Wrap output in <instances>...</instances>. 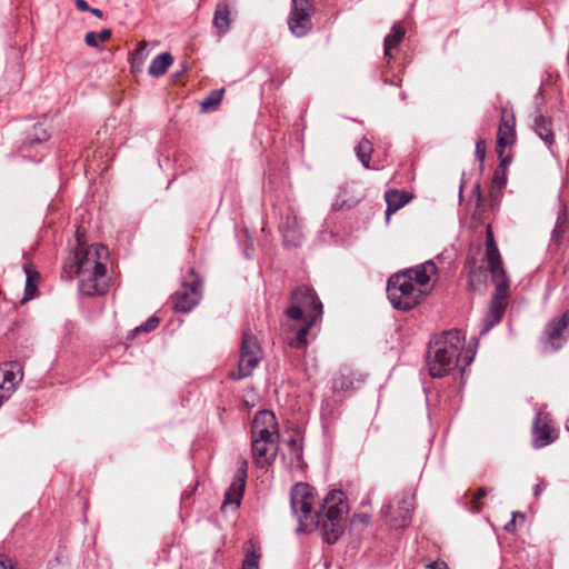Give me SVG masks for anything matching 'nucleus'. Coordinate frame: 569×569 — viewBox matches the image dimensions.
Returning <instances> with one entry per match:
<instances>
[{"label": "nucleus", "instance_id": "nucleus-1", "mask_svg": "<svg viewBox=\"0 0 569 569\" xmlns=\"http://www.w3.org/2000/svg\"><path fill=\"white\" fill-rule=\"evenodd\" d=\"M465 335L457 329L443 331L436 336L429 343L427 365L429 373L433 378H442L455 369L461 360L465 366H469L475 351L463 349Z\"/></svg>", "mask_w": 569, "mask_h": 569}, {"label": "nucleus", "instance_id": "nucleus-2", "mask_svg": "<svg viewBox=\"0 0 569 569\" xmlns=\"http://www.w3.org/2000/svg\"><path fill=\"white\" fill-rule=\"evenodd\" d=\"M286 315L289 320L299 322V326H289L288 343L297 349L306 348L307 336L322 315V303L316 291L309 287L295 289Z\"/></svg>", "mask_w": 569, "mask_h": 569}, {"label": "nucleus", "instance_id": "nucleus-3", "mask_svg": "<svg viewBox=\"0 0 569 569\" xmlns=\"http://www.w3.org/2000/svg\"><path fill=\"white\" fill-rule=\"evenodd\" d=\"M486 260L488 262L492 280L496 283V292L490 302L488 313L483 319L482 328L480 329L481 336L487 335L502 320L507 307L509 290V282L502 268L501 257L495 242L490 226L487 227Z\"/></svg>", "mask_w": 569, "mask_h": 569}, {"label": "nucleus", "instance_id": "nucleus-4", "mask_svg": "<svg viewBox=\"0 0 569 569\" xmlns=\"http://www.w3.org/2000/svg\"><path fill=\"white\" fill-rule=\"evenodd\" d=\"M345 495L341 490H331L323 499L319 511V525L325 529L328 543H335L343 531L342 520L348 511V506L343 501Z\"/></svg>", "mask_w": 569, "mask_h": 569}, {"label": "nucleus", "instance_id": "nucleus-5", "mask_svg": "<svg viewBox=\"0 0 569 569\" xmlns=\"http://www.w3.org/2000/svg\"><path fill=\"white\" fill-rule=\"evenodd\" d=\"M387 293L390 303L398 310H410L419 305L427 295L417 287L412 278L405 272L396 273L388 280Z\"/></svg>", "mask_w": 569, "mask_h": 569}, {"label": "nucleus", "instance_id": "nucleus-6", "mask_svg": "<svg viewBox=\"0 0 569 569\" xmlns=\"http://www.w3.org/2000/svg\"><path fill=\"white\" fill-rule=\"evenodd\" d=\"M291 509L299 521V532H310L319 526L320 515L313 510L312 488L305 482L291 490Z\"/></svg>", "mask_w": 569, "mask_h": 569}, {"label": "nucleus", "instance_id": "nucleus-7", "mask_svg": "<svg viewBox=\"0 0 569 569\" xmlns=\"http://www.w3.org/2000/svg\"><path fill=\"white\" fill-rule=\"evenodd\" d=\"M261 360L262 350L257 338L249 330L243 331L238 367L236 371L230 373V378L241 380L250 377Z\"/></svg>", "mask_w": 569, "mask_h": 569}, {"label": "nucleus", "instance_id": "nucleus-8", "mask_svg": "<svg viewBox=\"0 0 569 569\" xmlns=\"http://www.w3.org/2000/svg\"><path fill=\"white\" fill-rule=\"evenodd\" d=\"M109 251L102 244H91L90 247H80L73 256L70 270L74 274L86 273L94 270L107 269L106 260Z\"/></svg>", "mask_w": 569, "mask_h": 569}, {"label": "nucleus", "instance_id": "nucleus-9", "mask_svg": "<svg viewBox=\"0 0 569 569\" xmlns=\"http://www.w3.org/2000/svg\"><path fill=\"white\" fill-rule=\"evenodd\" d=\"M291 11L288 19L289 30L296 37H305L312 29L313 3L311 0H291Z\"/></svg>", "mask_w": 569, "mask_h": 569}, {"label": "nucleus", "instance_id": "nucleus-10", "mask_svg": "<svg viewBox=\"0 0 569 569\" xmlns=\"http://www.w3.org/2000/svg\"><path fill=\"white\" fill-rule=\"evenodd\" d=\"M569 337V310L560 317L552 319L545 329L543 349L546 352H556L565 345Z\"/></svg>", "mask_w": 569, "mask_h": 569}, {"label": "nucleus", "instance_id": "nucleus-11", "mask_svg": "<svg viewBox=\"0 0 569 569\" xmlns=\"http://www.w3.org/2000/svg\"><path fill=\"white\" fill-rule=\"evenodd\" d=\"M192 279L189 283H183L181 290L177 291L173 297V306L177 311H190L202 297V282L194 270L191 269Z\"/></svg>", "mask_w": 569, "mask_h": 569}, {"label": "nucleus", "instance_id": "nucleus-12", "mask_svg": "<svg viewBox=\"0 0 569 569\" xmlns=\"http://www.w3.org/2000/svg\"><path fill=\"white\" fill-rule=\"evenodd\" d=\"M251 451L257 467H269L274 462L277 457L278 438L251 437Z\"/></svg>", "mask_w": 569, "mask_h": 569}, {"label": "nucleus", "instance_id": "nucleus-13", "mask_svg": "<svg viewBox=\"0 0 569 569\" xmlns=\"http://www.w3.org/2000/svg\"><path fill=\"white\" fill-rule=\"evenodd\" d=\"M23 379L20 363L10 362L0 368V407L8 400Z\"/></svg>", "mask_w": 569, "mask_h": 569}, {"label": "nucleus", "instance_id": "nucleus-14", "mask_svg": "<svg viewBox=\"0 0 569 569\" xmlns=\"http://www.w3.org/2000/svg\"><path fill=\"white\" fill-rule=\"evenodd\" d=\"M79 291L86 296L103 295L108 289L107 269L77 274Z\"/></svg>", "mask_w": 569, "mask_h": 569}, {"label": "nucleus", "instance_id": "nucleus-15", "mask_svg": "<svg viewBox=\"0 0 569 569\" xmlns=\"http://www.w3.org/2000/svg\"><path fill=\"white\" fill-rule=\"evenodd\" d=\"M515 122V116L512 112L507 108L502 109L496 147V151L499 157H502L506 148L512 146L516 141Z\"/></svg>", "mask_w": 569, "mask_h": 569}, {"label": "nucleus", "instance_id": "nucleus-16", "mask_svg": "<svg viewBox=\"0 0 569 569\" xmlns=\"http://www.w3.org/2000/svg\"><path fill=\"white\" fill-rule=\"evenodd\" d=\"M251 437L279 438L278 422L272 411L261 410L256 413L251 425Z\"/></svg>", "mask_w": 569, "mask_h": 569}, {"label": "nucleus", "instance_id": "nucleus-17", "mask_svg": "<svg viewBox=\"0 0 569 569\" xmlns=\"http://www.w3.org/2000/svg\"><path fill=\"white\" fill-rule=\"evenodd\" d=\"M390 506L382 509L386 517H389V525L396 529H402L409 526L411 521V512L413 509L412 498L403 497L396 510H391Z\"/></svg>", "mask_w": 569, "mask_h": 569}, {"label": "nucleus", "instance_id": "nucleus-18", "mask_svg": "<svg viewBox=\"0 0 569 569\" xmlns=\"http://www.w3.org/2000/svg\"><path fill=\"white\" fill-rule=\"evenodd\" d=\"M557 438V431L547 415L537 413L533 425V446L543 448Z\"/></svg>", "mask_w": 569, "mask_h": 569}, {"label": "nucleus", "instance_id": "nucleus-19", "mask_svg": "<svg viewBox=\"0 0 569 569\" xmlns=\"http://www.w3.org/2000/svg\"><path fill=\"white\" fill-rule=\"evenodd\" d=\"M286 246L298 247L303 240L302 226L298 216L290 211L287 213L284 221L280 224Z\"/></svg>", "mask_w": 569, "mask_h": 569}, {"label": "nucleus", "instance_id": "nucleus-20", "mask_svg": "<svg viewBox=\"0 0 569 569\" xmlns=\"http://www.w3.org/2000/svg\"><path fill=\"white\" fill-rule=\"evenodd\" d=\"M366 377L360 372H355L350 369L340 370L332 381V390L335 392H351L360 388L365 382Z\"/></svg>", "mask_w": 569, "mask_h": 569}, {"label": "nucleus", "instance_id": "nucleus-21", "mask_svg": "<svg viewBox=\"0 0 569 569\" xmlns=\"http://www.w3.org/2000/svg\"><path fill=\"white\" fill-rule=\"evenodd\" d=\"M246 466L247 462L244 461L243 467L239 468L234 481L230 485L224 495L223 506L234 505L236 507H239L246 487Z\"/></svg>", "mask_w": 569, "mask_h": 569}, {"label": "nucleus", "instance_id": "nucleus-22", "mask_svg": "<svg viewBox=\"0 0 569 569\" xmlns=\"http://www.w3.org/2000/svg\"><path fill=\"white\" fill-rule=\"evenodd\" d=\"M437 266L432 260H428L415 268L407 269L405 274L412 278L413 283L417 287H422L429 283L431 278L437 274Z\"/></svg>", "mask_w": 569, "mask_h": 569}, {"label": "nucleus", "instance_id": "nucleus-23", "mask_svg": "<svg viewBox=\"0 0 569 569\" xmlns=\"http://www.w3.org/2000/svg\"><path fill=\"white\" fill-rule=\"evenodd\" d=\"M385 199L387 202L386 216L387 219H389L391 214L397 212L411 200V196L403 191L389 190L385 193Z\"/></svg>", "mask_w": 569, "mask_h": 569}, {"label": "nucleus", "instance_id": "nucleus-24", "mask_svg": "<svg viewBox=\"0 0 569 569\" xmlns=\"http://www.w3.org/2000/svg\"><path fill=\"white\" fill-rule=\"evenodd\" d=\"M213 26L219 34H224L230 27V3L228 0L220 1L214 11Z\"/></svg>", "mask_w": 569, "mask_h": 569}, {"label": "nucleus", "instance_id": "nucleus-25", "mask_svg": "<svg viewBox=\"0 0 569 569\" xmlns=\"http://www.w3.org/2000/svg\"><path fill=\"white\" fill-rule=\"evenodd\" d=\"M533 129L540 139L543 140L547 144H551L553 142L551 121L545 118L542 114H535Z\"/></svg>", "mask_w": 569, "mask_h": 569}, {"label": "nucleus", "instance_id": "nucleus-26", "mask_svg": "<svg viewBox=\"0 0 569 569\" xmlns=\"http://www.w3.org/2000/svg\"><path fill=\"white\" fill-rule=\"evenodd\" d=\"M172 57L168 52H163L154 57L149 66L148 72L152 77H160L164 74L168 68L172 64Z\"/></svg>", "mask_w": 569, "mask_h": 569}, {"label": "nucleus", "instance_id": "nucleus-27", "mask_svg": "<svg viewBox=\"0 0 569 569\" xmlns=\"http://www.w3.org/2000/svg\"><path fill=\"white\" fill-rule=\"evenodd\" d=\"M405 37V29L400 24H395L391 32L385 38V57L392 59L391 50L396 48Z\"/></svg>", "mask_w": 569, "mask_h": 569}, {"label": "nucleus", "instance_id": "nucleus-28", "mask_svg": "<svg viewBox=\"0 0 569 569\" xmlns=\"http://www.w3.org/2000/svg\"><path fill=\"white\" fill-rule=\"evenodd\" d=\"M566 227H567V208L565 204H561L558 216H557L556 226L551 233L552 240L555 242H558L561 239L562 234L566 231Z\"/></svg>", "mask_w": 569, "mask_h": 569}, {"label": "nucleus", "instance_id": "nucleus-29", "mask_svg": "<svg viewBox=\"0 0 569 569\" xmlns=\"http://www.w3.org/2000/svg\"><path fill=\"white\" fill-rule=\"evenodd\" d=\"M372 151V143L366 138L361 139V141L356 147L357 157L366 168H369Z\"/></svg>", "mask_w": 569, "mask_h": 569}, {"label": "nucleus", "instance_id": "nucleus-30", "mask_svg": "<svg viewBox=\"0 0 569 569\" xmlns=\"http://www.w3.org/2000/svg\"><path fill=\"white\" fill-rule=\"evenodd\" d=\"M26 272V290H24V299H32L37 293V278L38 272L32 270L31 267L24 266Z\"/></svg>", "mask_w": 569, "mask_h": 569}, {"label": "nucleus", "instance_id": "nucleus-31", "mask_svg": "<svg viewBox=\"0 0 569 569\" xmlns=\"http://www.w3.org/2000/svg\"><path fill=\"white\" fill-rule=\"evenodd\" d=\"M223 90H213L210 94L200 102L202 111L214 110L221 102Z\"/></svg>", "mask_w": 569, "mask_h": 569}, {"label": "nucleus", "instance_id": "nucleus-32", "mask_svg": "<svg viewBox=\"0 0 569 569\" xmlns=\"http://www.w3.org/2000/svg\"><path fill=\"white\" fill-rule=\"evenodd\" d=\"M160 322V319L156 316H152L150 317L144 323L136 327L131 332L130 335L128 336V338H133L136 335L140 333V332H149V331H152L154 330L158 325Z\"/></svg>", "mask_w": 569, "mask_h": 569}, {"label": "nucleus", "instance_id": "nucleus-33", "mask_svg": "<svg viewBox=\"0 0 569 569\" xmlns=\"http://www.w3.org/2000/svg\"><path fill=\"white\" fill-rule=\"evenodd\" d=\"M260 556L254 550L248 551L243 560L242 569H259Z\"/></svg>", "mask_w": 569, "mask_h": 569}, {"label": "nucleus", "instance_id": "nucleus-34", "mask_svg": "<svg viewBox=\"0 0 569 569\" xmlns=\"http://www.w3.org/2000/svg\"><path fill=\"white\" fill-rule=\"evenodd\" d=\"M147 57V42L142 41L138 44V48L134 51L133 60H138L139 63H143L144 59Z\"/></svg>", "mask_w": 569, "mask_h": 569}, {"label": "nucleus", "instance_id": "nucleus-35", "mask_svg": "<svg viewBox=\"0 0 569 569\" xmlns=\"http://www.w3.org/2000/svg\"><path fill=\"white\" fill-rule=\"evenodd\" d=\"M84 41H86V43L89 47L97 48L99 50L102 49V47L99 46V43H98V36H97V33L93 32V31H90V32L86 33Z\"/></svg>", "mask_w": 569, "mask_h": 569}, {"label": "nucleus", "instance_id": "nucleus-36", "mask_svg": "<svg viewBox=\"0 0 569 569\" xmlns=\"http://www.w3.org/2000/svg\"><path fill=\"white\" fill-rule=\"evenodd\" d=\"M476 157L479 161H483L486 157V143L485 140L479 139L476 143Z\"/></svg>", "mask_w": 569, "mask_h": 569}, {"label": "nucleus", "instance_id": "nucleus-37", "mask_svg": "<svg viewBox=\"0 0 569 569\" xmlns=\"http://www.w3.org/2000/svg\"><path fill=\"white\" fill-rule=\"evenodd\" d=\"M33 130H34V134H33L32 140L40 142V141H44L49 138L48 132L46 130H43L41 128V126H34Z\"/></svg>", "mask_w": 569, "mask_h": 569}, {"label": "nucleus", "instance_id": "nucleus-38", "mask_svg": "<svg viewBox=\"0 0 569 569\" xmlns=\"http://www.w3.org/2000/svg\"><path fill=\"white\" fill-rule=\"evenodd\" d=\"M0 569H16L13 560L7 555L0 553Z\"/></svg>", "mask_w": 569, "mask_h": 569}, {"label": "nucleus", "instance_id": "nucleus-39", "mask_svg": "<svg viewBox=\"0 0 569 569\" xmlns=\"http://www.w3.org/2000/svg\"><path fill=\"white\" fill-rule=\"evenodd\" d=\"M471 510L472 512H478L481 510L482 508V502H481V499H477V496L473 495L472 499H471Z\"/></svg>", "mask_w": 569, "mask_h": 569}, {"label": "nucleus", "instance_id": "nucleus-40", "mask_svg": "<svg viewBox=\"0 0 569 569\" xmlns=\"http://www.w3.org/2000/svg\"><path fill=\"white\" fill-rule=\"evenodd\" d=\"M74 2H76L77 9L80 11L86 12V11L91 10V7H89V4L86 0H74Z\"/></svg>", "mask_w": 569, "mask_h": 569}, {"label": "nucleus", "instance_id": "nucleus-41", "mask_svg": "<svg viewBox=\"0 0 569 569\" xmlns=\"http://www.w3.org/2000/svg\"><path fill=\"white\" fill-rule=\"evenodd\" d=\"M98 40L106 41L111 37V30L103 29L99 33H97Z\"/></svg>", "mask_w": 569, "mask_h": 569}, {"label": "nucleus", "instance_id": "nucleus-42", "mask_svg": "<svg viewBox=\"0 0 569 569\" xmlns=\"http://www.w3.org/2000/svg\"><path fill=\"white\" fill-rule=\"evenodd\" d=\"M545 489V483L541 482V483H537L533 488V493L536 497H539L540 493L542 492V490Z\"/></svg>", "mask_w": 569, "mask_h": 569}, {"label": "nucleus", "instance_id": "nucleus-43", "mask_svg": "<svg viewBox=\"0 0 569 569\" xmlns=\"http://www.w3.org/2000/svg\"><path fill=\"white\" fill-rule=\"evenodd\" d=\"M429 569H448L445 562H433L429 566Z\"/></svg>", "mask_w": 569, "mask_h": 569}, {"label": "nucleus", "instance_id": "nucleus-44", "mask_svg": "<svg viewBox=\"0 0 569 569\" xmlns=\"http://www.w3.org/2000/svg\"><path fill=\"white\" fill-rule=\"evenodd\" d=\"M488 495V490L486 488H480L476 493L475 496H477V499H481L485 498L486 496Z\"/></svg>", "mask_w": 569, "mask_h": 569}, {"label": "nucleus", "instance_id": "nucleus-45", "mask_svg": "<svg viewBox=\"0 0 569 569\" xmlns=\"http://www.w3.org/2000/svg\"><path fill=\"white\" fill-rule=\"evenodd\" d=\"M516 515H517V513L515 512V513H513V519H512V520H510V521L505 526V529H506L507 531H512V530H513V528H515V517H516Z\"/></svg>", "mask_w": 569, "mask_h": 569}, {"label": "nucleus", "instance_id": "nucleus-46", "mask_svg": "<svg viewBox=\"0 0 569 569\" xmlns=\"http://www.w3.org/2000/svg\"><path fill=\"white\" fill-rule=\"evenodd\" d=\"M88 12H91L93 16L98 17V18H102L103 13L100 9H96V8H91V10H89Z\"/></svg>", "mask_w": 569, "mask_h": 569}, {"label": "nucleus", "instance_id": "nucleus-47", "mask_svg": "<svg viewBox=\"0 0 569 569\" xmlns=\"http://www.w3.org/2000/svg\"><path fill=\"white\" fill-rule=\"evenodd\" d=\"M500 158H501V166H503V167L508 166L511 161V159L509 157H505L503 154Z\"/></svg>", "mask_w": 569, "mask_h": 569}]
</instances>
